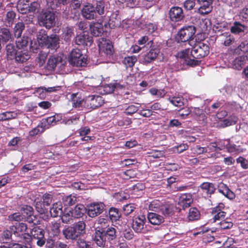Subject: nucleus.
<instances>
[{
    "label": "nucleus",
    "mask_w": 248,
    "mask_h": 248,
    "mask_svg": "<svg viewBox=\"0 0 248 248\" xmlns=\"http://www.w3.org/2000/svg\"><path fill=\"white\" fill-rule=\"evenodd\" d=\"M21 212L23 215H25V219L29 223H32L35 219L32 207L27 205H23L21 208Z\"/></svg>",
    "instance_id": "6ab92c4d"
},
{
    "label": "nucleus",
    "mask_w": 248,
    "mask_h": 248,
    "mask_svg": "<svg viewBox=\"0 0 248 248\" xmlns=\"http://www.w3.org/2000/svg\"><path fill=\"white\" fill-rule=\"evenodd\" d=\"M159 53V50L157 48L151 49L144 56V61L146 63H150L156 58Z\"/></svg>",
    "instance_id": "cd10ccee"
},
{
    "label": "nucleus",
    "mask_w": 248,
    "mask_h": 248,
    "mask_svg": "<svg viewBox=\"0 0 248 248\" xmlns=\"http://www.w3.org/2000/svg\"><path fill=\"white\" fill-rule=\"evenodd\" d=\"M29 41V39L27 36L17 37V40L16 41V47L19 49H24L26 47H27Z\"/></svg>",
    "instance_id": "c9c22d12"
},
{
    "label": "nucleus",
    "mask_w": 248,
    "mask_h": 248,
    "mask_svg": "<svg viewBox=\"0 0 248 248\" xmlns=\"http://www.w3.org/2000/svg\"><path fill=\"white\" fill-rule=\"evenodd\" d=\"M50 225L51 231L52 232L53 235H58L60 232V223L56 221H52Z\"/></svg>",
    "instance_id": "bf43d9fd"
},
{
    "label": "nucleus",
    "mask_w": 248,
    "mask_h": 248,
    "mask_svg": "<svg viewBox=\"0 0 248 248\" xmlns=\"http://www.w3.org/2000/svg\"><path fill=\"white\" fill-rule=\"evenodd\" d=\"M201 189L203 192L205 193L207 195H211L214 193L216 190L215 185L211 183L204 182L200 186Z\"/></svg>",
    "instance_id": "c756f323"
},
{
    "label": "nucleus",
    "mask_w": 248,
    "mask_h": 248,
    "mask_svg": "<svg viewBox=\"0 0 248 248\" xmlns=\"http://www.w3.org/2000/svg\"><path fill=\"white\" fill-rule=\"evenodd\" d=\"M222 35L225 36V38L223 43L224 45L225 46H229L232 44L235 41L234 37L230 34L229 35L227 34L226 35L225 34H223Z\"/></svg>",
    "instance_id": "774afa93"
},
{
    "label": "nucleus",
    "mask_w": 248,
    "mask_h": 248,
    "mask_svg": "<svg viewBox=\"0 0 248 248\" xmlns=\"http://www.w3.org/2000/svg\"><path fill=\"white\" fill-rule=\"evenodd\" d=\"M60 86H56L52 87L46 88L45 87H41L38 88L36 90L37 93H44V92L47 93H52L57 91L60 89Z\"/></svg>",
    "instance_id": "052dcab7"
},
{
    "label": "nucleus",
    "mask_w": 248,
    "mask_h": 248,
    "mask_svg": "<svg viewBox=\"0 0 248 248\" xmlns=\"http://www.w3.org/2000/svg\"><path fill=\"white\" fill-rule=\"evenodd\" d=\"M75 43L78 45H86L91 44L92 42V38L89 37L87 33L85 32L77 35L75 39Z\"/></svg>",
    "instance_id": "412c9836"
},
{
    "label": "nucleus",
    "mask_w": 248,
    "mask_h": 248,
    "mask_svg": "<svg viewBox=\"0 0 248 248\" xmlns=\"http://www.w3.org/2000/svg\"><path fill=\"white\" fill-rule=\"evenodd\" d=\"M98 46L100 53H103L107 55H111L113 54V46L109 40L103 38H100Z\"/></svg>",
    "instance_id": "9d476101"
},
{
    "label": "nucleus",
    "mask_w": 248,
    "mask_h": 248,
    "mask_svg": "<svg viewBox=\"0 0 248 248\" xmlns=\"http://www.w3.org/2000/svg\"><path fill=\"white\" fill-rule=\"evenodd\" d=\"M25 29V24L22 22H17L14 28V32L15 37H19L21 36L23 31Z\"/></svg>",
    "instance_id": "79ce46f5"
},
{
    "label": "nucleus",
    "mask_w": 248,
    "mask_h": 248,
    "mask_svg": "<svg viewBox=\"0 0 248 248\" xmlns=\"http://www.w3.org/2000/svg\"><path fill=\"white\" fill-rule=\"evenodd\" d=\"M96 14L102 15L104 14L105 2L103 0L97 1L94 5Z\"/></svg>",
    "instance_id": "37998d69"
},
{
    "label": "nucleus",
    "mask_w": 248,
    "mask_h": 248,
    "mask_svg": "<svg viewBox=\"0 0 248 248\" xmlns=\"http://www.w3.org/2000/svg\"><path fill=\"white\" fill-rule=\"evenodd\" d=\"M0 37L5 42H7L13 39L12 34L9 30L7 28H2L0 30Z\"/></svg>",
    "instance_id": "58836bf2"
},
{
    "label": "nucleus",
    "mask_w": 248,
    "mask_h": 248,
    "mask_svg": "<svg viewBox=\"0 0 248 248\" xmlns=\"http://www.w3.org/2000/svg\"><path fill=\"white\" fill-rule=\"evenodd\" d=\"M28 229L26 224L19 223L13 226L11 228L13 232V234L17 237V242H28L31 239V235L29 233H26Z\"/></svg>",
    "instance_id": "20e7f679"
},
{
    "label": "nucleus",
    "mask_w": 248,
    "mask_h": 248,
    "mask_svg": "<svg viewBox=\"0 0 248 248\" xmlns=\"http://www.w3.org/2000/svg\"><path fill=\"white\" fill-rule=\"evenodd\" d=\"M47 57V53L45 52H40L37 58V62L40 67L43 65Z\"/></svg>",
    "instance_id": "0e129e2a"
},
{
    "label": "nucleus",
    "mask_w": 248,
    "mask_h": 248,
    "mask_svg": "<svg viewBox=\"0 0 248 248\" xmlns=\"http://www.w3.org/2000/svg\"><path fill=\"white\" fill-rule=\"evenodd\" d=\"M34 204L36 209L39 213L42 214L45 212L46 205L44 203L42 200L35 199Z\"/></svg>",
    "instance_id": "3c124183"
},
{
    "label": "nucleus",
    "mask_w": 248,
    "mask_h": 248,
    "mask_svg": "<svg viewBox=\"0 0 248 248\" xmlns=\"http://www.w3.org/2000/svg\"><path fill=\"white\" fill-rule=\"evenodd\" d=\"M86 224L79 221L73 226H67L62 230V234L65 239L77 240L78 238L85 233Z\"/></svg>",
    "instance_id": "f03ea898"
},
{
    "label": "nucleus",
    "mask_w": 248,
    "mask_h": 248,
    "mask_svg": "<svg viewBox=\"0 0 248 248\" xmlns=\"http://www.w3.org/2000/svg\"><path fill=\"white\" fill-rule=\"evenodd\" d=\"M191 48L186 49L179 54V57L184 60L186 63L190 66L196 65L199 61L196 59H201L207 56L209 52L208 45L202 42L194 41Z\"/></svg>",
    "instance_id": "f257e3e1"
},
{
    "label": "nucleus",
    "mask_w": 248,
    "mask_h": 248,
    "mask_svg": "<svg viewBox=\"0 0 248 248\" xmlns=\"http://www.w3.org/2000/svg\"><path fill=\"white\" fill-rule=\"evenodd\" d=\"M147 217L149 222L154 225H159L164 221L163 217L155 213H149Z\"/></svg>",
    "instance_id": "393cba45"
},
{
    "label": "nucleus",
    "mask_w": 248,
    "mask_h": 248,
    "mask_svg": "<svg viewBox=\"0 0 248 248\" xmlns=\"http://www.w3.org/2000/svg\"><path fill=\"white\" fill-rule=\"evenodd\" d=\"M232 33L235 34H245L248 32V28L240 22L235 21L230 28Z\"/></svg>",
    "instance_id": "f3484780"
},
{
    "label": "nucleus",
    "mask_w": 248,
    "mask_h": 248,
    "mask_svg": "<svg viewBox=\"0 0 248 248\" xmlns=\"http://www.w3.org/2000/svg\"><path fill=\"white\" fill-rule=\"evenodd\" d=\"M73 217L79 218L82 217L87 210L84 205L81 204H77L74 209H72Z\"/></svg>",
    "instance_id": "c85d7f7f"
},
{
    "label": "nucleus",
    "mask_w": 248,
    "mask_h": 248,
    "mask_svg": "<svg viewBox=\"0 0 248 248\" xmlns=\"http://www.w3.org/2000/svg\"><path fill=\"white\" fill-rule=\"evenodd\" d=\"M29 7V3H23L21 1H19L17 4V9L22 14H25L28 13Z\"/></svg>",
    "instance_id": "5fc2aeb1"
},
{
    "label": "nucleus",
    "mask_w": 248,
    "mask_h": 248,
    "mask_svg": "<svg viewBox=\"0 0 248 248\" xmlns=\"http://www.w3.org/2000/svg\"><path fill=\"white\" fill-rule=\"evenodd\" d=\"M126 85L124 84H122L120 82H115L114 83L109 84L108 85V87L110 89L109 91L110 92L114 91L116 90H121L125 88Z\"/></svg>",
    "instance_id": "e2e57ef3"
},
{
    "label": "nucleus",
    "mask_w": 248,
    "mask_h": 248,
    "mask_svg": "<svg viewBox=\"0 0 248 248\" xmlns=\"http://www.w3.org/2000/svg\"><path fill=\"white\" fill-rule=\"evenodd\" d=\"M102 231L105 234L108 241L113 240L116 238V230L114 227L110 226Z\"/></svg>",
    "instance_id": "473e14b6"
},
{
    "label": "nucleus",
    "mask_w": 248,
    "mask_h": 248,
    "mask_svg": "<svg viewBox=\"0 0 248 248\" xmlns=\"http://www.w3.org/2000/svg\"><path fill=\"white\" fill-rule=\"evenodd\" d=\"M62 205L61 202H57L53 204L52 207L50 209V213L52 217L61 216L62 214Z\"/></svg>",
    "instance_id": "b1692460"
},
{
    "label": "nucleus",
    "mask_w": 248,
    "mask_h": 248,
    "mask_svg": "<svg viewBox=\"0 0 248 248\" xmlns=\"http://www.w3.org/2000/svg\"><path fill=\"white\" fill-rule=\"evenodd\" d=\"M193 201L192 196L191 194H184L180 196L178 204L185 209L190 206V204L193 202Z\"/></svg>",
    "instance_id": "aec40b11"
},
{
    "label": "nucleus",
    "mask_w": 248,
    "mask_h": 248,
    "mask_svg": "<svg viewBox=\"0 0 248 248\" xmlns=\"http://www.w3.org/2000/svg\"><path fill=\"white\" fill-rule=\"evenodd\" d=\"M94 241L98 246L105 248L108 240L102 230H96L94 233Z\"/></svg>",
    "instance_id": "a211bd4d"
},
{
    "label": "nucleus",
    "mask_w": 248,
    "mask_h": 248,
    "mask_svg": "<svg viewBox=\"0 0 248 248\" xmlns=\"http://www.w3.org/2000/svg\"><path fill=\"white\" fill-rule=\"evenodd\" d=\"M168 100L176 107H182L184 105L183 97L180 96L169 97Z\"/></svg>",
    "instance_id": "09e8293b"
},
{
    "label": "nucleus",
    "mask_w": 248,
    "mask_h": 248,
    "mask_svg": "<svg viewBox=\"0 0 248 248\" xmlns=\"http://www.w3.org/2000/svg\"><path fill=\"white\" fill-rule=\"evenodd\" d=\"M105 205L102 202H94L91 203L87 210L88 215L91 217L98 216L102 213Z\"/></svg>",
    "instance_id": "6e6552de"
},
{
    "label": "nucleus",
    "mask_w": 248,
    "mask_h": 248,
    "mask_svg": "<svg viewBox=\"0 0 248 248\" xmlns=\"http://www.w3.org/2000/svg\"><path fill=\"white\" fill-rule=\"evenodd\" d=\"M200 217V213L196 208H190L189 210L188 218L190 221L199 219Z\"/></svg>",
    "instance_id": "ea45409f"
},
{
    "label": "nucleus",
    "mask_w": 248,
    "mask_h": 248,
    "mask_svg": "<svg viewBox=\"0 0 248 248\" xmlns=\"http://www.w3.org/2000/svg\"><path fill=\"white\" fill-rule=\"evenodd\" d=\"M30 58V55L28 52L18 51L16 53L15 59L19 62H24L29 60Z\"/></svg>",
    "instance_id": "a19ab883"
},
{
    "label": "nucleus",
    "mask_w": 248,
    "mask_h": 248,
    "mask_svg": "<svg viewBox=\"0 0 248 248\" xmlns=\"http://www.w3.org/2000/svg\"><path fill=\"white\" fill-rule=\"evenodd\" d=\"M110 219L112 221H117L120 217L121 214L119 210L115 208L111 207L108 212Z\"/></svg>",
    "instance_id": "c03bdc74"
},
{
    "label": "nucleus",
    "mask_w": 248,
    "mask_h": 248,
    "mask_svg": "<svg viewBox=\"0 0 248 248\" xmlns=\"http://www.w3.org/2000/svg\"><path fill=\"white\" fill-rule=\"evenodd\" d=\"M81 14L83 17L89 20L94 19L97 17L94 6L91 3H87L83 6Z\"/></svg>",
    "instance_id": "f8f14e48"
},
{
    "label": "nucleus",
    "mask_w": 248,
    "mask_h": 248,
    "mask_svg": "<svg viewBox=\"0 0 248 248\" xmlns=\"http://www.w3.org/2000/svg\"><path fill=\"white\" fill-rule=\"evenodd\" d=\"M195 32V28L193 26L184 27L178 32L176 37V40L178 43L188 41L190 46H192L194 41L192 40V37Z\"/></svg>",
    "instance_id": "7ed1b4c3"
},
{
    "label": "nucleus",
    "mask_w": 248,
    "mask_h": 248,
    "mask_svg": "<svg viewBox=\"0 0 248 248\" xmlns=\"http://www.w3.org/2000/svg\"><path fill=\"white\" fill-rule=\"evenodd\" d=\"M236 56L231 62V67L233 69L240 71L246 63L247 57L243 55Z\"/></svg>",
    "instance_id": "2eb2a0df"
},
{
    "label": "nucleus",
    "mask_w": 248,
    "mask_h": 248,
    "mask_svg": "<svg viewBox=\"0 0 248 248\" xmlns=\"http://www.w3.org/2000/svg\"><path fill=\"white\" fill-rule=\"evenodd\" d=\"M160 212L164 216H171L174 213V206L170 203L163 204L162 203Z\"/></svg>",
    "instance_id": "72a5a7b5"
},
{
    "label": "nucleus",
    "mask_w": 248,
    "mask_h": 248,
    "mask_svg": "<svg viewBox=\"0 0 248 248\" xmlns=\"http://www.w3.org/2000/svg\"><path fill=\"white\" fill-rule=\"evenodd\" d=\"M59 61V58L58 57H55L54 56L50 57L47 63V68L50 70H54Z\"/></svg>",
    "instance_id": "8fccbe9b"
},
{
    "label": "nucleus",
    "mask_w": 248,
    "mask_h": 248,
    "mask_svg": "<svg viewBox=\"0 0 248 248\" xmlns=\"http://www.w3.org/2000/svg\"><path fill=\"white\" fill-rule=\"evenodd\" d=\"M97 223L100 225L101 229L99 230H105L109 226V220L107 218H99Z\"/></svg>",
    "instance_id": "338daca9"
},
{
    "label": "nucleus",
    "mask_w": 248,
    "mask_h": 248,
    "mask_svg": "<svg viewBox=\"0 0 248 248\" xmlns=\"http://www.w3.org/2000/svg\"><path fill=\"white\" fill-rule=\"evenodd\" d=\"M104 103L102 97L99 95H89L84 98V108L93 109L100 107Z\"/></svg>",
    "instance_id": "0eeeda50"
},
{
    "label": "nucleus",
    "mask_w": 248,
    "mask_h": 248,
    "mask_svg": "<svg viewBox=\"0 0 248 248\" xmlns=\"http://www.w3.org/2000/svg\"><path fill=\"white\" fill-rule=\"evenodd\" d=\"M218 190L222 193L225 197L229 199H233L235 197V195L233 192H232L226 185L223 183H220L218 185Z\"/></svg>",
    "instance_id": "5701e85b"
},
{
    "label": "nucleus",
    "mask_w": 248,
    "mask_h": 248,
    "mask_svg": "<svg viewBox=\"0 0 248 248\" xmlns=\"http://www.w3.org/2000/svg\"><path fill=\"white\" fill-rule=\"evenodd\" d=\"M90 30L93 36H99L103 31L102 25L98 23H93L90 25Z\"/></svg>",
    "instance_id": "2f4dec72"
},
{
    "label": "nucleus",
    "mask_w": 248,
    "mask_h": 248,
    "mask_svg": "<svg viewBox=\"0 0 248 248\" xmlns=\"http://www.w3.org/2000/svg\"><path fill=\"white\" fill-rule=\"evenodd\" d=\"M149 93L154 96H155L158 98L163 97L166 94L167 92L163 89H156L152 88L149 90Z\"/></svg>",
    "instance_id": "603ef678"
},
{
    "label": "nucleus",
    "mask_w": 248,
    "mask_h": 248,
    "mask_svg": "<svg viewBox=\"0 0 248 248\" xmlns=\"http://www.w3.org/2000/svg\"><path fill=\"white\" fill-rule=\"evenodd\" d=\"M53 117L55 118L56 122H60L62 124H64L66 125H70L72 124H77L79 121V116L77 115L72 116L70 118L64 117L62 118V114H56L53 116Z\"/></svg>",
    "instance_id": "dca6fc26"
},
{
    "label": "nucleus",
    "mask_w": 248,
    "mask_h": 248,
    "mask_svg": "<svg viewBox=\"0 0 248 248\" xmlns=\"http://www.w3.org/2000/svg\"><path fill=\"white\" fill-rule=\"evenodd\" d=\"M39 25L49 29L55 25V14L50 11H42L38 16Z\"/></svg>",
    "instance_id": "39448f33"
},
{
    "label": "nucleus",
    "mask_w": 248,
    "mask_h": 248,
    "mask_svg": "<svg viewBox=\"0 0 248 248\" xmlns=\"http://www.w3.org/2000/svg\"><path fill=\"white\" fill-rule=\"evenodd\" d=\"M6 54L9 59L12 60L15 58L17 52H16L15 46L13 44H8L6 46Z\"/></svg>",
    "instance_id": "a18cd8bd"
},
{
    "label": "nucleus",
    "mask_w": 248,
    "mask_h": 248,
    "mask_svg": "<svg viewBox=\"0 0 248 248\" xmlns=\"http://www.w3.org/2000/svg\"><path fill=\"white\" fill-rule=\"evenodd\" d=\"M139 104H132L128 106L125 109L124 113L127 115H132L139 109Z\"/></svg>",
    "instance_id": "864d4df0"
},
{
    "label": "nucleus",
    "mask_w": 248,
    "mask_h": 248,
    "mask_svg": "<svg viewBox=\"0 0 248 248\" xmlns=\"http://www.w3.org/2000/svg\"><path fill=\"white\" fill-rule=\"evenodd\" d=\"M200 5L199 12L201 15L208 14L212 10L213 0H197Z\"/></svg>",
    "instance_id": "4468645a"
},
{
    "label": "nucleus",
    "mask_w": 248,
    "mask_h": 248,
    "mask_svg": "<svg viewBox=\"0 0 248 248\" xmlns=\"http://www.w3.org/2000/svg\"><path fill=\"white\" fill-rule=\"evenodd\" d=\"M108 24L111 28L119 27L121 25V19L118 14L113 13L110 16Z\"/></svg>",
    "instance_id": "f704fd0d"
},
{
    "label": "nucleus",
    "mask_w": 248,
    "mask_h": 248,
    "mask_svg": "<svg viewBox=\"0 0 248 248\" xmlns=\"http://www.w3.org/2000/svg\"><path fill=\"white\" fill-rule=\"evenodd\" d=\"M191 116L198 121H204L206 118L205 115L202 109L199 108H191Z\"/></svg>",
    "instance_id": "a878e982"
},
{
    "label": "nucleus",
    "mask_w": 248,
    "mask_h": 248,
    "mask_svg": "<svg viewBox=\"0 0 248 248\" xmlns=\"http://www.w3.org/2000/svg\"><path fill=\"white\" fill-rule=\"evenodd\" d=\"M76 197L71 195L67 196L63 198V202L66 206H71L75 203Z\"/></svg>",
    "instance_id": "680f3d73"
},
{
    "label": "nucleus",
    "mask_w": 248,
    "mask_h": 248,
    "mask_svg": "<svg viewBox=\"0 0 248 248\" xmlns=\"http://www.w3.org/2000/svg\"><path fill=\"white\" fill-rule=\"evenodd\" d=\"M25 215H23L22 213L16 212L9 216V219L12 221H20L25 219Z\"/></svg>",
    "instance_id": "6e6d98bb"
},
{
    "label": "nucleus",
    "mask_w": 248,
    "mask_h": 248,
    "mask_svg": "<svg viewBox=\"0 0 248 248\" xmlns=\"http://www.w3.org/2000/svg\"><path fill=\"white\" fill-rule=\"evenodd\" d=\"M230 54L233 55H244L248 53V41L244 40L242 41L237 46L231 47L228 49Z\"/></svg>",
    "instance_id": "9b49d317"
},
{
    "label": "nucleus",
    "mask_w": 248,
    "mask_h": 248,
    "mask_svg": "<svg viewBox=\"0 0 248 248\" xmlns=\"http://www.w3.org/2000/svg\"><path fill=\"white\" fill-rule=\"evenodd\" d=\"M87 59L86 55L81 53L78 48L73 49L69 56V62L73 66H84L86 65Z\"/></svg>",
    "instance_id": "423d86ee"
},
{
    "label": "nucleus",
    "mask_w": 248,
    "mask_h": 248,
    "mask_svg": "<svg viewBox=\"0 0 248 248\" xmlns=\"http://www.w3.org/2000/svg\"><path fill=\"white\" fill-rule=\"evenodd\" d=\"M31 235H32L34 239H41L44 237V230L39 227H34L31 231Z\"/></svg>",
    "instance_id": "4c0bfd02"
},
{
    "label": "nucleus",
    "mask_w": 248,
    "mask_h": 248,
    "mask_svg": "<svg viewBox=\"0 0 248 248\" xmlns=\"http://www.w3.org/2000/svg\"><path fill=\"white\" fill-rule=\"evenodd\" d=\"M169 17L173 22H178L182 20L184 16V14L182 8L178 6H173L169 11Z\"/></svg>",
    "instance_id": "ddd939ff"
},
{
    "label": "nucleus",
    "mask_w": 248,
    "mask_h": 248,
    "mask_svg": "<svg viewBox=\"0 0 248 248\" xmlns=\"http://www.w3.org/2000/svg\"><path fill=\"white\" fill-rule=\"evenodd\" d=\"M59 37L56 34H52L49 36L48 42H46V46L51 49L56 50L58 47Z\"/></svg>",
    "instance_id": "bb28decb"
},
{
    "label": "nucleus",
    "mask_w": 248,
    "mask_h": 248,
    "mask_svg": "<svg viewBox=\"0 0 248 248\" xmlns=\"http://www.w3.org/2000/svg\"><path fill=\"white\" fill-rule=\"evenodd\" d=\"M162 204V202L159 201H154L149 205V210L154 212H160Z\"/></svg>",
    "instance_id": "de8ad7c7"
},
{
    "label": "nucleus",
    "mask_w": 248,
    "mask_h": 248,
    "mask_svg": "<svg viewBox=\"0 0 248 248\" xmlns=\"http://www.w3.org/2000/svg\"><path fill=\"white\" fill-rule=\"evenodd\" d=\"M77 240V245L79 248H91V242L82 238H79Z\"/></svg>",
    "instance_id": "69168bd1"
},
{
    "label": "nucleus",
    "mask_w": 248,
    "mask_h": 248,
    "mask_svg": "<svg viewBox=\"0 0 248 248\" xmlns=\"http://www.w3.org/2000/svg\"><path fill=\"white\" fill-rule=\"evenodd\" d=\"M177 116L181 117L183 119H186L188 116L191 115L190 108H183L178 110Z\"/></svg>",
    "instance_id": "13d9d810"
},
{
    "label": "nucleus",
    "mask_w": 248,
    "mask_h": 248,
    "mask_svg": "<svg viewBox=\"0 0 248 248\" xmlns=\"http://www.w3.org/2000/svg\"><path fill=\"white\" fill-rule=\"evenodd\" d=\"M71 98L74 107L79 109L84 108V99L82 98L79 93H73L71 96Z\"/></svg>",
    "instance_id": "4be33fe9"
},
{
    "label": "nucleus",
    "mask_w": 248,
    "mask_h": 248,
    "mask_svg": "<svg viewBox=\"0 0 248 248\" xmlns=\"http://www.w3.org/2000/svg\"><path fill=\"white\" fill-rule=\"evenodd\" d=\"M61 217L63 223H69L72 217H73L72 209L69 208H66L64 212L62 211V215Z\"/></svg>",
    "instance_id": "e433bc0d"
},
{
    "label": "nucleus",
    "mask_w": 248,
    "mask_h": 248,
    "mask_svg": "<svg viewBox=\"0 0 248 248\" xmlns=\"http://www.w3.org/2000/svg\"><path fill=\"white\" fill-rule=\"evenodd\" d=\"M146 217L144 216L135 217L133 219L132 229L136 233H145L146 229L144 228Z\"/></svg>",
    "instance_id": "1a4fd4ad"
},
{
    "label": "nucleus",
    "mask_w": 248,
    "mask_h": 248,
    "mask_svg": "<svg viewBox=\"0 0 248 248\" xmlns=\"http://www.w3.org/2000/svg\"><path fill=\"white\" fill-rule=\"evenodd\" d=\"M49 36L47 35L46 31L43 29L40 30L37 34V40L38 43L42 46L46 45L48 42Z\"/></svg>",
    "instance_id": "7c9ffc66"
},
{
    "label": "nucleus",
    "mask_w": 248,
    "mask_h": 248,
    "mask_svg": "<svg viewBox=\"0 0 248 248\" xmlns=\"http://www.w3.org/2000/svg\"><path fill=\"white\" fill-rule=\"evenodd\" d=\"M17 115V113L15 112L6 111L0 114V120L3 121L15 119Z\"/></svg>",
    "instance_id": "49530a36"
},
{
    "label": "nucleus",
    "mask_w": 248,
    "mask_h": 248,
    "mask_svg": "<svg viewBox=\"0 0 248 248\" xmlns=\"http://www.w3.org/2000/svg\"><path fill=\"white\" fill-rule=\"evenodd\" d=\"M137 59L136 56H129L125 57L124 60V63L128 67H132L137 62Z\"/></svg>",
    "instance_id": "4d7b16f0"
}]
</instances>
